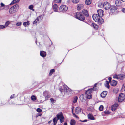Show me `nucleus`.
I'll return each instance as SVG.
<instances>
[{
	"mask_svg": "<svg viewBox=\"0 0 125 125\" xmlns=\"http://www.w3.org/2000/svg\"><path fill=\"white\" fill-rule=\"evenodd\" d=\"M92 18L94 20L98 23L99 24H102L104 22V20L98 15L96 14H94L92 15Z\"/></svg>",
	"mask_w": 125,
	"mask_h": 125,
	"instance_id": "obj_1",
	"label": "nucleus"
},
{
	"mask_svg": "<svg viewBox=\"0 0 125 125\" xmlns=\"http://www.w3.org/2000/svg\"><path fill=\"white\" fill-rule=\"evenodd\" d=\"M74 15L76 18L81 21H83L85 20V17L82 12H76L74 13Z\"/></svg>",
	"mask_w": 125,
	"mask_h": 125,
	"instance_id": "obj_2",
	"label": "nucleus"
},
{
	"mask_svg": "<svg viewBox=\"0 0 125 125\" xmlns=\"http://www.w3.org/2000/svg\"><path fill=\"white\" fill-rule=\"evenodd\" d=\"M19 6L17 4H16L12 7L9 9V13L11 14H12L15 13L19 9Z\"/></svg>",
	"mask_w": 125,
	"mask_h": 125,
	"instance_id": "obj_3",
	"label": "nucleus"
},
{
	"mask_svg": "<svg viewBox=\"0 0 125 125\" xmlns=\"http://www.w3.org/2000/svg\"><path fill=\"white\" fill-rule=\"evenodd\" d=\"M110 8V14H115L118 12L117 7L116 6H112Z\"/></svg>",
	"mask_w": 125,
	"mask_h": 125,
	"instance_id": "obj_4",
	"label": "nucleus"
},
{
	"mask_svg": "<svg viewBox=\"0 0 125 125\" xmlns=\"http://www.w3.org/2000/svg\"><path fill=\"white\" fill-rule=\"evenodd\" d=\"M59 90L62 94L64 93V94H67L68 92L70 91L68 86H62L60 88Z\"/></svg>",
	"mask_w": 125,
	"mask_h": 125,
	"instance_id": "obj_5",
	"label": "nucleus"
},
{
	"mask_svg": "<svg viewBox=\"0 0 125 125\" xmlns=\"http://www.w3.org/2000/svg\"><path fill=\"white\" fill-rule=\"evenodd\" d=\"M59 9L61 12H63L67 10L68 7L67 6L63 5L60 6Z\"/></svg>",
	"mask_w": 125,
	"mask_h": 125,
	"instance_id": "obj_6",
	"label": "nucleus"
},
{
	"mask_svg": "<svg viewBox=\"0 0 125 125\" xmlns=\"http://www.w3.org/2000/svg\"><path fill=\"white\" fill-rule=\"evenodd\" d=\"M98 88L97 86H93L92 88L89 89L85 92L86 94H90L93 91L97 90Z\"/></svg>",
	"mask_w": 125,
	"mask_h": 125,
	"instance_id": "obj_7",
	"label": "nucleus"
},
{
	"mask_svg": "<svg viewBox=\"0 0 125 125\" xmlns=\"http://www.w3.org/2000/svg\"><path fill=\"white\" fill-rule=\"evenodd\" d=\"M57 117L59 119L61 123L63 122L64 120V118L62 115V113H59L57 115Z\"/></svg>",
	"mask_w": 125,
	"mask_h": 125,
	"instance_id": "obj_8",
	"label": "nucleus"
},
{
	"mask_svg": "<svg viewBox=\"0 0 125 125\" xmlns=\"http://www.w3.org/2000/svg\"><path fill=\"white\" fill-rule=\"evenodd\" d=\"M111 6L107 2H105L103 4V7L106 10H108Z\"/></svg>",
	"mask_w": 125,
	"mask_h": 125,
	"instance_id": "obj_9",
	"label": "nucleus"
},
{
	"mask_svg": "<svg viewBox=\"0 0 125 125\" xmlns=\"http://www.w3.org/2000/svg\"><path fill=\"white\" fill-rule=\"evenodd\" d=\"M125 99V95L124 94L121 93L120 94L118 98V101L119 102H121L123 101Z\"/></svg>",
	"mask_w": 125,
	"mask_h": 125,
	"instance_id": "obj_10",
	"label": "nucleus"
},
{
	"mask_svg": "<svg viewBox=\"0 0 125 125\" xmlns=\"http://www.w3.org/2000/svg\"><path fill=\"white\" fill-rule=\"evenodd\" d=\"M80 99L81 101L83 102L86 100V94H82L80 96Z\"/></svg>",
	"mask_w": 125,
	"mask_h": 125,
	"instance_id": "obj_11",
	"label": "nucleus"
},
{
	"mask_svg": "<svg viewBox=\"0 0 125 125\" xmlns=\"http://www.w3.org/2000/svg\"><path fill=\"white\" fill-rule=\"evenodd\" d=\"M97 12L98 13L97 15L102 18L104 15L103 10H102L99 9L97 10Z\"/></svg>",
	"mask_w": 125,
	"mask_h": 125,
	"instance_id": "obj_12",
	"label": "nucleus"
},
{
	"mask_svg": "<svg viewBox=\"0 0 125 125\" xmlns=\"http://www.w3.org/2000/svg\"><path fill=\"white\" fill-rule=\"evenodd\" d=\"M88 119H90L91 120H95V118L93 116V115L91 114H89L87 115Z\"/></svg>",
	"mask_w": 125,
	"mask_h": 125,
	"instance_id": "obj_13",
	"label": "nucleus"
},
{
	"mask_svg": "<svg viewBox=\"0 0 125 125\" xmlns=\"http://www.w3.org/2000/svg\"><path fill=\"white\" fill-rule=\"evenodd\" d=\"M117 83V81L113 80L110 82V84L111 86H116Z\"/></svg>",
	"mask_w": 125,
	"mask_h": 125,
	"instance_id": "obj_14",
	"label": "nucleus"
},
{
	"mask_svg": "<svg viewBox=\"0 0 125 125\" xmlns=\"http://www.w3.org/2000/svg\"><path fill=\"white\" fill-rule=\"evenodd\" d=\"M40 56L43 57H45L46 55V52L43 51H40Z\"/></svg>",
	"mask_w": 125,
	"mask_h": 125,
	"instance_id": "obj_15",
	"label": "nucleus"
},
{
	"mask_svg": "<svg viewBox=\"0 0 125 125\" xmlns=\"http://www.w3.org/2000/svg\"><path fill=\"white\" fill-rule=\"evenodd\" d=\"M107 94V92L104 91L100 95L101 97L104 98L105 97Z\"/></svg>",
	"mask_w": 125,
	"mask_h": 125,
	"instance_id": "obj_16",
	"label": "nucleus"
},
{
	"mask_svg": "<svg viewBox=\"0 0 125 125\" xmlns=\"http://www.w3.org/2000/svg\"><path fill=\"white\" fill-rule=\"evenodd\" d=\"M82 13L86 17L89 16V14L87 10L85 9L83 10Z\"/></svg>",
	"mask_w": 125,
	"mask_h": 125,
	"instance_id": "obj_17",
	"label": "nucleus"
},
{
	"mask_svg": "<svg viewBox=\"0 0 125 125\" xmlns=\"http://www.w3.org/2000/svg\"><path fill=\"white\" fill-rule=\"evenodd\" d=\"M81 109L79 107H77L75 109V112L76 114H78L81 112Z\"/></svg>",
	"mask_w": 125,
	"mask_h": 125,
	"instance_id": "obj_18",
	"label": "nucleus"
},
{
	"mask_svg": "<svg viewBox=\"0 0 125 125\" xmlns=\"http://www.w3.org/2000/svg\"><path fill=\"white\" fill-rule=\"evenodd\" d=\"M115 3L117 6H120L122 5V2L119 0H117L115 1Z\"/></svg>",
	"mask_w": 125,
	"mask_h": 125,
	"instance_id": "obj_19",
	"label": "nucleus"
},
{
	"mask_svg": "<svg viewBox=\"0 0 125 125\" xmlns=\"http://www.w3.org/2000/svg\"><path fill=\"white\" fill-rule=\"evenodd\" d=\"M52 7L53 10L57 12V11L58 9V7L57 4H54L53 6Z\"/></svg>",
	"mask_w": 125,
	"mask_h": 125,
	"instance_id": "obj_20",
	"label": "nucleus"
},
{
	"mask_svg": "<svg viewBox=\"0 0 125 125\" xmlns=\"http://www.w3.org/2000/svg\"><path fill=\"white\" fill-rule=\"evenodd\" d=\"M83 4H78L77 8V9L79 10L83 9Z\"/></svg>",
	"mask_w": 125,
	"mask_h": 125,
	"instance_id": "obj_21",
	"label": "nucleus"
},
{
	"mask_svg": "<svg viewBox=\"0 0 125 125\" xmlns=\"http://www.w3.org/2000/svg\"><path fill=\"white\" fill-rule=\"evenodd\" d=\"M91 27H93L96 29H98V25L94 23H92V24L91 25Z\"/></svg>",
	"mask_w": 125,
	"mask_h": 125,
	"instance_id": "obj_22",
	"label": "nucleus"
},
{
	"mask_svg": "<svg viewBox=\"0 0 125 125\" xmlns=\"http://www.w3.org/2000/svg\"><path fill=\"white\" fill-rule=\"evenodd\" d=\"M59 119V118L58 117H56L54 118L53 119V121L54 122V125H55L56 124L57 121Z\"/></svg>",
	"mask_w": 125,
	"mask_h": 125,
	"instance_id": "obj_23",
	"label": "nucleus"
},
{
	"mask_svg": "<svg viewBox=\"0 0 125 125\" xmlns=\"http://www.w3.org/2000/svg\"><path fill=\"white\" fill-rule=\"evenodd\" d=\"M75 121L74 119H71L70 120V124L71 125H75Z\"/></svg>",
	"mask_w": 125,
	"mask_h": 125,
	"instance_id": "obj_24",
	"label": "nucleus"
},
{
	"mask_svg": "<svg viewBox=\"0 0 125 125\" xmlns=\"http://www.w3.org/2000/svg\"><path fill=\"white\" fill-rule=\"evenodd\" d=\"M19 0H13L10 5H11L15 3H18L19 2Z\"/></svg>",
	"mask_w": 125,
	"mask_h": 125,
	"instance_id": "obj_25",
	"label": "nucleus"
},
{
	"mask_svg": "<svg viewBox=\"0 0 125 125\" xmlns=\"http://www.w3.org/2000/svg\"><path fill=\"white\" fill-rule=\"evenodd\" d=\"M30 23L29 21H27V22H24L23 23V25L25 27H26L27 25H28Z\"/></svg>",
	"mask_w": 125,
	"mask_h": 125,
	"instance_id": "obj_26",
	"label": "nucleus"
},
{
	"mask_svg": "<svg viewBox=\"0 0 125 125\" xmlns=\"http://www.w3.org/2000/svg\"><path fill=\"white\" fill-rule=\"evenodd\" d=\"M91 0H86L85 1V4L87 5H89L91 3Z\"/></svg>",
	"mask_w": 125,
	"mask_h": 125,
	"instance_id": "obj_27",
	"label": "nucleus"
},
{
	"mask_svg": "<svg viewBox=\"0 0 125 125\" xmlns=\"http://www.w3.org/2000/svg\"><path fill=\"white\" fill-rule=\"evenodd\" d=\"M55 70L54 69H52L50 71L49 75H52L53 73L55 72Z\"/></svg>",
	"mask_w": 125,
	"mask_h": 125,
	"instance_id": "obj_28",
	"label": "nucleus"
},
{
	"mask_svg": "<svg viewBox=\"0 0 125 125\" xmlns=\"http://www.w3.org/2000/svg\"><path fill=\"white\" fill-rule=\"evenodd\" d=\"M111 109L113 111H115L116 109V107L114 105H113L111 107Z\"/></svg>",
	"mask_w": 125,
	"mask_h": 125,
	"instance_id": "obj_29",
	"label": "nucleus"
},
{
	"mask_svg": "<svg viewBox=\"0 0 125 125\" xmlns=\"http://www.w3.org/2000/svg\"><path fill=\"white\" fill-rule=\"evenodd\" d=\"M119 91V90L117 88H114L113 90V92L114 93L116 94Z\"/></svg>",
	"mask_w": 125,
	"mask_h": 125,
	"instance_id": "obj_30",
	"label": "nucleus"
},
{
	"mask_svg": "<svg viewBox=\"0 0 125 125\" xmlns=\"http://www.w3.org/2000/svg\"><path fill=\"white\" fill-rule=\"evenodd\" d=\"M109 82L108 81H106L104 84L105 86H110L109 84Z\"/></svg>",
	"mask_w": 125,
	"mask_h": 125,
	"instance_id": "obj_31",
	"label": "nucleus"
},
{
	"mask_svg": "<svg viewBox=\"0 0 125 125\" xmlns=\"http://www.w3.org/2000/svg\"><path fill=\"white\" fill-rule=\"evenodd\" d=\"M39 21V20L38 19H36L33 22V23L34 24H36L37 22H38Z\"/></svg>",
	"mask_w": 125,
	"mask_h": 125,
	"instance_id": "obj_32",
	"label": "nucleus"
},
{
	"mask_svg": "<svg viewBox=\"0 0 125 125\" xmlns=\"http://www.w3.org/2000/svg\"><path fill=\"white\" fill-rule=\"evenodd\" d=\"M86 99H90L92 98V96L91 94L89 95H86Z\"/></svg>",
	"mask_w": 125,
	"mask_h": 125,
	"instance_id": "obj_33",
	"label": "nucleus"
},
{
	"mask_svg": "<svg viewBox=\"0 0 125 125\" xmlns=\"http://www.w3.org/2000/svg\"><path fill=\"white\" fill-rule=\"evenodd\" d=\"M10 24V22L8 21H6L5 23V25H4L6 27H7Z\"/></svg>",
	"mask_w": 125,
	"mask_h": 125,
	"instance_id": "obj_34",
	"label": "nucleus"
},
{
	"mask_svg": "<svg viewBox=\"0 0 125 125\" xmlns=\"http://www.w3.org/2000/svg\"><path fill=\"white\" fill-rule=\"evenodd\" d=\"M31 99L33 101H35L36 99V97L35 96L32 95L31 97Z\"/></svg>",
	"mask_w": 125,
	"mask_h": 125,
	"instance_id": "obj_35",
	"label": "nucleus"
},
{
	"mask_svg": "<svg viewBox=\"0 0 125 125\" xmlns=\"http://www.w3.org/2000/svg\"><path fill=\"white\" fill-rule=\"evenodd\" d=\"M78 99V98L77 96H76L74 98L73 102L74 103H75L77 102Z\"/></svg>",
	"mask_w": 125,
	"mask_h": 125,
	"instance_id": "obj_36",
	"label": "nucleus"
},
{
	"mask_svg": "<svg viewBox=\"0 0 125 125\" xmlns=\"http://www.w3.org/2000/svg\"><path fill=\"white\" fill-rule=\"evenodd\" d=\"M51 46L50 45V47H52V48H51V49L52 50H53L54 49L55 47H54V45H52V42H51Z\"/></svg>",
	"mask_w": 125,
	"mask_h": 125,
	"instance_id": "obj_37",
	"label": "nucleus"
},
{
	"mask_svg": "<svg viewBox=\"0 0 125 125\" xmlns=\"http://www.w3.org/2000/svg\"><path fill=\"white\" fill-rule=\"evenodd\" d=\"M42 15H41L37 17V19H38L39 20V21H41L42 20Z\"/></svg>",
	"mask_w": 125,
	"mask_h": 125,
	"instance_id": "obj_38",
	"label": "nucleus"
},
{
	"mask_svg": "<svg viewBox=\"0 0 125 125\" xmlns=\"http://www.w3.org/2000/svg\"><path fill=\"white\" fill-rule=\"evenodd\" d=\"M50 100L51 103L52 104L55 103L56 101V100H54L53 98H51L50 99Z\"/></svg>",
	"mask_w": 125,
	"mask_h": 125,
	"instance_id": "obj_39",
	"label": "nucleus"
},
{
	"mask_svg": "<svg viewBox=\"0 0 125 125\" xmlns=\"http://www.w3.org/2000/svg\"><path fill=\"white\" fill-rule=\"evenodd\" d=\"M125 77V76L124 75H120L119 76L118 78H119L121 79H122Z\"/></svg>",
	"mask_w": 125,
	"mask_h": 125,
	"instance_id": "obj_40",
	"label": "nucleus"
},
{
	"mask_svg": "<svg viewBox=\"0 0 125 125\" xmlns=\"http://www.w3.org/2000/svg\"><path fill=\"white\" fill-rule=\"evenodd\" d=\"M72 2L74 3H76L79 2V0H72Z\"/></svg>",
	"mask_w": 125,
	"mask_h": 125,
	"instance_id": "obj_41",
	"label": "nucleus"
},
{
	"mask_svg": "<svg viewBox=\"0 0 125 125\" xmlns=\"http://www.w3.org/2000/svg\"><path fill=\"white\" fill-rule=\"evenodd\" d=\"M103 4L101 2H99L98 4V6L100 7H103Z\"/></svg>",
	"mask_w": 125,
	"mask_h": 125,
	"instance_id": "obj_42",
	"label": "nucleus"
},
{
	"mask_svg": "<svg viewBox=\"0 0 125 125\" xmlns=\"http://www.w3.org/2000/svg\"><path fill=\"white\" fill-rule=\"evenodd\" d=\"M62 0H54V2L55 3H61Z\"/></svg>",
	"mask_w": 125,
	"mask_h": 125,
	"instance_id": "obj_43",
	"label": "nucleus"
},
{
	"mask_svg": "<svg viewBox=\"0 0 125 125\" xmlns=\"http://www.w3.org/2000/svg\"><path fill=\"white\" fill-rule=\"evenodd\" d=\"M103 109V107L102 105H101L99 108V109L100 111H102Z\"/></svg>",
	"mask_w": 125,
	"mask_h": 125,
	"instance_id": "obj_44",
	"label": "nucleus"
},
{
	"mask_svg": "<svg viewBox=\"0 0 125 125\" xmlns=\"http://www.w3.org/2000/svg\"><path fill=\"white\" fill-rule=\"evenodd\" d=\"M16 25L17 26H21V23L18 22L17 23Z\"/></svg>",
	"mask_w": 125,
	"mask_h": 125,
	"instance_id": "obj_45",
	"label": "nucleus"
},
{
	"mask_svg": "<svg viewBox=\"0 0 125 125\" xmlns=\"http://www.w3.org/2000/svg\"><path fill=\"white\" fill-rule=\"evenodd\" d=\"M33 7V5H31L29 6V8L30 10H32Z\"/></svg>",
	"mask_w": 125,
	"mask_h": 125,
	"instance_id": "obj_46",
	"label": "nucleus"
},
{
	"mask_svg": "<svg viewBox=\"0 0 125 125\" xmlns=\"http://www.w3.org/2000/svg\"><path fill=\"white\" fill-rule=\"evenodd\" d=\"M5 28V26L2 25H0V29H3Z\"/></svg>",
	"mask_w": 125,
	"mask_h": 125,
	"instance_id": "obj_47",
	"label": "nucleus"
},
{
	"mask_svg": "<svg viewBox=\"0 0 125 125\" xmlns=\"http://www.w3.org/2000/svg\"><path fill=\"white\" fill-rule=\"evenodd\" d=\"M37 111L38 112H41L42 111V110L41 109L39 108H38L37 109Z\"/></svg>",
	"mask_w": 125,
	"mask_h": 125,
	"instance_id": "obj_48",
	"label": "nucleus"
},
{
	"mask_svg": "<svg viewBox=\"0 0 125 125\" xmlns=\"http://www.w3.org/2000/svg\"><path fill=\"white\" fill-rule=\"evenodd\" d=\"M113 78H117L118 79V76L116 75H114Z\"/></svg>",
	"mask_w": 125,
	"mask_h": 125,
	"instance_id": "obj_49",
	"label": "nucleus"
},
{
	"mask_svg": "<svg viewBox=\"0 0 125 125\" xmlns=\"http://www.w3.org/2000/svg\"><path fill=\"white\" fill-rule=\"evenodd\" d=\"M15 94H14L12 95H11L10 97V99H12L14 97Z\"/></svg>",
	"mask_w": 125,
	"mask_h": 125,
	"instance_id": "obj_50",
	"label": "nucleus"
},
{
	"mask_svg": "<svg viewBox=\"0 0 125 125\" xmlns=\"http://www.w3.org/2000/svg\"><path fill=\"white\" fill-rule=\"evenodd\" d=\"M9 8V6L8 5L7 6H5V7H4V8H3V9H7Z\"/></svg>",
	"mask_w": 125,
	"mask_h": 125,
	"instance_id": "obj_51",
	"label": "nucleus"
},
{
	"mask_svg": "<svg viewBox=\"0 0 125 125\" xmlns=\"http://www.w3.org/2000/svg\"><path fill=\"white\" fill-rule=\"evenodd\" d=\"M122 11L124 13H125V8H123L122 9Z\"/></svg>",
	"mask_w": 125,
	"mask_h": 125,
	"instance_id": "obj_52",
	"label": "nucleus"
},
{
	"mask_svg": "<svg viewBox=\"0 0 125 125\" xmlns=\"http://www.w3.org/2000/svg\"><path fill=\"white\" fill-rule=\"evenodd\" d=\"M80 121L82 122H87V120L86 119H85L84 120H80Z\"/></svg>",
	"mask_w": 125,
	"mask_h": 125,
	"instance_id": "obj_53",
	"label": "nucleus"
},
{
	"mask_svg": "<svg viewBox=\"0 0 125 125\" xmlns=\"http://www.w3.org/2000/svg\"><path fill=\"white\" fill-rule=\"evenodd\" d=\"M104 113L106 114H108L110 113L108 111H105L104 112Z\"/></svg>",
	"mask_w": 125,
	"mask_h": 125,
	"instance_id": "obj_54",
	"label": "nucleus"
},
{
	"mask_svg": "<svg viewBox=\"0 0 125 125\" xmlns=\"http://www.w3.org/2000/svg\"><path fill=\"white\" fill-rule=\"evenodd\" d=\"M111 79H112V78L111 77H109L108 78V79L109 80V83H110V82L111 81Z\"/></svg>",
	"mask_w": 125,
	"mask_h": 125,
	"instance_id": "obj_55",
	"label": "nucleus"
},
{
	"mask_svg": "<svg viewBox=\"0 0 125 125\" xmlns=\"http://www.w3.org/2000/svg\"><path fill=\"white\" fill-rule=\"evenodd\" d=\"M1 7H5V6L4 4L3 3H1Z\"/></svg>",
	"mask_w": 125,
	"mask_h": 125,
	"instance_id": "obj_56",
	"label": "nucleus"
},
{
	"mask_svg": "<svg viewBox=\"0 0 125 125\" xmlns=\"http://www.w3.org/2000/svg\"><path fill=\"white\" fill-rule=\"evenodd\" d=\"M114 105L115 106H116V107L117 108L118 106V104H115Z\"/></svg>",
	"mask_w": 125,
	"mask_h": 125,
	"instance_id": "obj_57",
	"label": "nucleus"
},
{
	"mask_svg": "<svg viewBox=\"0 0 125 125\" xmlns=\"http://www.w3.org/2000/svg\"><path fill=\"white\" fill-rule=\"evenodd\" d=\"M124 89V91H125V86H122V89Z\"/></svg>",
	"mask_w": 125,
	"mask_h": 125,
	"instance_id": "obj_58",
	"label": "nucleus"
},
{
	"mask_svg": "<svg viewBox=\"0 0 125 125\" xmlns=\"http://www.w3.org/2000/svg\"><path fill=\"white\" fill-rule=\"evenodd\" d=\"M98 84V83H96L93 86H96Z\"/></svg>",
	"mask_w": 125,
	"mask_h": 125,
	"instance_id": "obj_59",
	"label": "nucleus"
},
{
	"mask_svg": "<svg viewBox=\"0 0 125 125\" xmlns=\"http://www.w3.org/2000/svg\"><path fill=\"white\" fill-rule=\"evenodd\" d=\"M63 125H67V124L66 122Z\"/></svg>",
	"mask_w": 125,
	"mask_h": 125,
	"instance_id": "obj_60",
	"label": "nucleus"
},
{
	"mask_svg": "<svg viewBox=\"0 0 125 125\" xmlns=\"http://www.w3.org/2000/svg\"><path fill=\"white\" fill-rule=\"evenodd\" d=\"M120 0L123 2H125V0Z\"/></svg>",
	"mask_w": 125,
	"mask_h": 125,
	"instance_id": "obj_61",
	"label": "nucleus"
},
{
	"mask_svg": "<svg viewBox=\"0 0 125 125\" xmlns=\"http://www.w3.org/2000/svg\"><path fill=\"white\" fill-rule=\"evenodd\" d=\"M73 113V115H74V116L75 115H76L74 113Z\"/></svg>",
	"mask_w": 125,
	"mask_h": 125,
	"instance_id": "obj_62",
	"label": "nucleus"
},
{
	"mask_svg": "<svg viewBox=\"0 0 125 125\" xmlns=\"http://www.w3.org/2000/svg\"><path fill=\"white\" fill-rule=\"evenodd\" d=\"M74 117H75L76 118H78L77 116L76 115H75L74 116Z\"/></svg>",
	"mask_w": 125,
	"mask_h": 125,
	"instance_id": "obj_63",
	"label": "nucleus"
},
{
	"mask_svg": "<svg viewBox=\"0 0 125 125\" xmlns=\"http://www.w3.org/2000/svg\"><path fill=\"white\" fill-rule=\"evenodd\" d=\"M106 87L108 89H109L110 88V86H106Z\"/></svg>",
	"mask_w": 125,
	"mask_h": 125,
	"instance_id": "obj_64",
	"label": "nucleus"
}]
</instances>
